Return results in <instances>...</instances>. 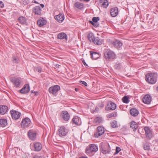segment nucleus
<instances>
[{
  "label": "nucleus",
  "mask_w": 158,
  "mask_h": 158,
  "mask_svg": "<svg viewBox=\"0 0 158 158\" xmlns=\"http://www.w3.org/2000/svg\"><path fill=\"white\" fill-rule=\"evenodd\" d=\"M8 110V107L6 106H0V114H4L6 113Z\"/></svg>",
  "instance_id": "23"
},
{
  "label": "nucleus",
  "mask_w": 158,
  "mask_h": 158,
  "mask_svg": "<svg viewBox=\"0 0 158 158\" xmlns=\"http://www.w3.org/2000/svg\"><path fill=\"white\" fill-rule=\"evenodd\" d=\"M4 6V5L3 2L2 1H0V6L1 8H2Z\"/></svg>",
  "instance_id": "46"
},
{
  "label": "nucleus",
  "mask_w": 158,
  "mask_h": 158,
  "mask_svg": "<svg viewBox=\"0 0 158 158\" xmlns=\"http://www.w3.org/2000/svg\"><path fill=\"white\" fill-rule=\"evenodd\" d=\"M80 119L78 117L75 116L72 119L73 122L77 125H80L81 123V121Z\"/></svg>",
  "instance_id": "25"
},
{
  "label": "nucleus",
  "mask_w": 158,
  "mask_h": 158,
  "mask_svg": "<svg viewBox=\"0 0 158 158\" xmlns=\"http://www.w3.org/2000/svg\"><path fill=\"white\" fill-rule=\"evenodd\" d=\"M80 83L83 85L85 86H87V83L84 81H80Z\"/></svg>",
  "instance_id": "45"
},
{
  "label": "nucleus",
  "mask_w": 158,
  "mask_h": 158,
  "mask_svg": "<svg viewBox=\"0 0 158 158\" xmlns=\"http://www.w3.org/2000/svg\"><path fill=\"white\" fill-rule=\"evenodd\" d=\"M130 127L134 131H135L138 128V125L135 122L132 121L131 122Z\"/></svg>",
  "instance_id": "33"
},
{
  "label": "nucleus",
  "mask_w": 158,
  "mask_h": 158,
  "mask_svg": "<svg viewBox=\"0 0 158 158\" xmlns=\"http://www.w3.org/2000/svg\"><path fill=\"white\" fill-rule=\"evenodd\" d=\"M130 113L131 114L134 116H136L138 115L139 114L138 111L135 108H132L130 110Z\"/></svg>",
  "instance_id": "28"
},
{
  "label": "nucleus",
  "mask_w": 158,
  "mask_h": 158,
  "mask_svg": "<svg viewBox=\"0 0 158 158\" xmlns=\"http://www.w3.org/2000/svg\"><path fill=\"white\" fill-rule=\"evenodd\" d=\"M104 54L105 58L108 61L114 59L115 57V53L112 51L108 49L105 50Z\"/></svg>",
  "instance_id": "2"
},
{
  "label": "nucleus",
  "mask_w": 158,
  "mask_h": 158,
  "mask_svg": "<svg viewBox=\"0 0 158 158\" xmlns=\"http://www.w3.org/2000/svg\"><path fill=\"white\" fill-rule=\"evenodd\" d=\"M121 151V149L119 147H117L116 148V151L114 153V155L117 154Z\"/></svg>",
  "instance_id": "42"
},
{
  "label": "nucleus",
  "mask_w": 158,
  "mask_h": 158,
  "mask_svg": "<svg viewBox=\"0 0 158 158\" xmlns=\"http://www.w3.org/2000/svg\"><path fill=\"white\" fill-rule=\"evenodd\" d=\"M28 136L30 139L34 140L36 139V133L33 130H30L28 132Z\"/></svg>",
  "instance_id": "16"
},
{
  "label": "nucleus",
  "mask_w": 158,
  "mask_h": 158,
  "mask_svg": "<svg viewBox=\"0 0 158 158\" xmlns=\"http://www.w3.org/2000/svg\"><path fill=\"white\" fill-rule=\"evenodd\" d=\"M41 11L42 10L39 6H35L33 8V12L37 15H40Z\"/></svg>",
  "instance_id": "18"
},
{
  "label": "nucleus",
  "mask_w": 158,
  "mask_h": 158,
  "mask_svg": "<svg viewBox=\"0 0 158 158\" xmlns=\"http://www.w3.org/2000/svg\"><path fill=\"white\" fill-rule=\"evenodd\" d=\"M87 37L89 40L91 42L94 43L95 38L93 34L92 33H89L88 34Z\"/></svg>",
  "instance_id": "30"
},
{
  "label": "nucleus",
  "mask_w": 158,
  "mask_h": 158,
  "mask_svg": "<svg viewBox=\"0 0 158 158\" xmlns=\"http://www.w3.org/2000/svg\"><path fill=\"white\" fill-rule=\"evenodd\" d=\"M68 132V130L64 126H61L58 129L57 134L60 137L65 136Z\"/></svg>",
  "instance_id": "5"
},
{
  "label": "nucleus",
  "mask_w": 158,
  "mask_h": 158,
  "mask_svg": "<svg viewBox=\"0 0 158 158\" xmlns=\"http://www.w3.org/2000/svg\"><path fill=\"white\" fill-rule=\"evenodd\" d=\"M18 20L19 22L22 24H25L26 22V18L23 16L20 17L18 19Z\"/></svg>",
  "instance_id": "34"
},
{
  "label": "nucleus",
  "mask_w": 158,
  "mask_h": 158,
  "mask_svg": "<svg viewBox=\"0 0 158 158\" xmlns=\"http://www.w3.org/2000/svg\"><path fill=\"white\" fill-rule=\"evenodd\" d=\"M116 108V105L112 102H109L106 106V108L108 110H114Z\"/></svg>",
  "instance_id": "14"
},
{
  "label": "nucleus",
  "mask_w": 158,
  "mask_h": 158,
  "mask_svg": "<svg viewBox=\"0 0 158 158\" xmlns=\"http://www.w3.org/2000/svg\"><path fill=\"white\" fill-rule=\"evenodd\" d=\"M97 132L94 134V136L98 138L103 134L104 132V128L102 126H99L97 128Z\"/></svg>",
  "instance_id": "10"
},
{
  "label": "nucleus",
  "mask_w": 158,
  "mask_h": 158,
  "mask_svg": "<svg viewBox=\"0 0 158 158\" xmlns=\"http://www.w3.org/2000/svg\"><path fill=\"white\" fill-rule=\"evenodd\" d=\"M62 118L65 121H68L69 119L70 116L68 112L65 110L62 111L61 113Z\"/></svg>",
  "instance_id": "17"
},
{
  "label": "nucleus",
  "mask_w": 158,
  "mask_h": 158,
  "mask_svg": "<svg viewBox=\"0 0 158 158\" xmlns=\"http://www.w3.org/2000/svg\"><path fill=\"white\" fill-rule=\"evenodd\" d=\"M47 22L44 18H42L40 19L37 21V24L40 27H42L46 24Z\"/></svg>",
  "instance_id": "24"
},
{
  "label": "nucleus",
  "mask_w": 158,
  "mask_h": 158,
  "mask_svg": "<svg viewBox=\"0 0 158 158\" xmlns=\"http://www.w3.org/2000/svg\"><path fill=\"white\" fill-rule=\"evenodd\" d=\"M64 15L63 14H60L55 17V19L59 23H62L64 20Z\"/></svg>",
  "instance_id": "19"
},
{
  "label": "nucleus",
  "mask_w": 158,
  "mask_h": 158,
  "mask_svg": "<svg viewBox=\"0 0 158 158\" xmlns=\"http://www.w3.org/2000/svg\"><path fill=\"white\" fill-rule=\"evenodd\" d=\"M32 2L33 3H36V4H39V3L35 0H34Z\"/></svg>",
  "instance_id": "50"
},
{
  "label": "nucleus",
  "mask_w": 158,
  "mask_h": 158,
  "mask_svg": "<svg viewBox=\"0 0 158 158\" xmlns=\"http://www.w3.org/2000/svg\"><path fill=\"white\" fill-rule=\"evenodd\" d=\"M75 90L76 91H78V90H79V89H78V88H75Z\"/></svg>",
  "instance_id": "53"
},
{
  "label": "nucleus",
  "mask_w": 158,
  "mask_h": 158,
  "mask_svg": "<svg viewBox=\"0 0 158 158\" xmlns=\"http://www.w3.org/2000/svg\"><path fill=\"white\" fill-rule=\"evenodd\" d=\"M143 148L145 150H149L150 149V147L148 143H146L143 144Z\"/></svg>",
  "instance_id": "36"
},
{
  "label": "nucleus",
  "mask_w": 158,
  "mask_h": 158,
  "mask_svg": "<svg viewBox=\"0 0 158 158\" xmlns=\"http://www.w3.org/2000/svg\"><path fill=\"white\" fill-rule=\"evenodd\" d=\"M7 124V120L6 119H0V127H4Z\"/></svg>",
  "instance_id": "26"
},
{
  "label": "nucleus",
  "mask_w": 158,
  "mask_h": 158,
  "mask_svg": "<svg viewBox=\"0 0 158 158\" xmlns=\"http://www.w3.org/2000/svg\"><path fill=\"white\" fill-rule=\"evenodd\" d=\"M152 101V97L149 94L145 95L143 98V102L147 104H149L151 103Z\"/></svg>",
  "instance_id": "11"
},
{
  "label": "nucleus",
  "mask_w": 158,
  "mask_h": 158,
  "mask_svg": "<svg viewBox=\"0 0 158 158\" xmlns=\"http://www.w3.org/2000/svg\"><path fill=\"white\" fill-rule=\"evenodd\" d=\"M35 151L38 152L41 150L42 148V145L39 142L35 143L34 144Z\"/></svg>",
  "instance_id": "22"
},
{
  "label": "nucleus",
  "mask_w": 158,
  "mask_h": 158,
  "mask_svg": "<svg viewBox=\"0 0 158 158\" xmlns=\"http://www.w3.org/2000/svg\"><path fill=\"white\" fill-rule=\"evenodd\" d=\"M60 87L58 85H55L53 86L50 87L48 91L50 94L55 95L58 91L60 89Z\"/></svg>",
  "instance_id": "8"
},
{
  "label": "nucleus",
  "mask_w": 158,
  "mask_h": 158,
  "mask_svg": "<svg viewBox=\"0 0 158 158\" xmlns=\"http://www.w3.org/2000/svg\"><path fill=\"white\" fill-rule=\"evenodd\" d=\"M100 148L102 153L104 154H109L110 152V147L107 143H102Z\"/></svg>",
  "instance_id": "3"
},
{
  "label": "nucleus",
  "mask_w": 158,
  "mask_h": 158,
  "mask_svg": "<svg viewBox=\"0 0 158 158\" xmlns=\"http://www.w3.org/2000/svg\"><path fill=\"white\" fill-rule=\"evenodd\" d=\"M102 118H101L98 117L94 119V122L96 125H98L102 122Z\"/></svg>",
  "instance_id": "35"
},
{
  "label": "nucleus",
  "mask_w": 158,
  "mask_h": 158,
  "mask_svg": "<svg viewBox=\"0 0 158 158\" xmlns=\"http://www.w3.org/2000/svg\"><path fill=\"white\" fill-rule=\"evenodd\" d=\"M99 20V18L98 17H94L92 19V22L96 23Z\"/></svg>",
  "instance_id": "40"
},
{
  "label": "nucleus",
  "mask_w": 158,
  "mask_h": 158,
  "mask_svg": "<svg viewBox=\"0 0 158 158\" xmlns=\"http://www.w3.org/2000/svg\"><path fill=\"white\" fill-rule=\"evenodd\" d=\"M90 23L92 24V25L95 27H97L98 26V25H97V23H95L93 22L92 21H89Z\"/></svg>",
  "instance_id": "43"
},
{
  "label": "nucleus",
  "mask_w": 158,
  "mask_h": 158,
  "mask_svg": "<svg viewBox=\"0 0 158 158\" xmlns=\"http://www.w3.org/2000/svg\"><path fill=\"white\" fill-rule=\"evenodd\" d=\"M13 62L15 63H18V60H17L16 58L15 57H14L13 58Z\"/></svg>",
  "instance_id": "44"
},
{
  "label": "nucleus",
  "mask_w": 158,
  "mask_h": 158,
  "mask_svg": "<svg viewBox=\"0 0 158 158\" xmlns=\"http://www.w3.org/2000/svg\"><path fill=\"white\" fill-rule=\"evenodd\" d=\"M90 53L91 58L94 60L97 59L99 57V54L97 52L90 51Z\"/></svg>",
  "instance_id": "29"
},
{
  "label": "nucleus",
  "mask_w": 158,
  "mask_h": 158,
  "mask_svg": "<svg viewBox=\"0 0 158 158\" xmlns=\"http://www.w3.org/2000/svg\"><path fill=\"white\" fill-rule=\"evenodd\" d=\"M35 70L39 73H41L42 71V69L41 67L38 66L36 68Z\"/></svg>",
  "instance_id": "41"
},
{
  "label": "nucleus",
  "mask_w": 158,
  "mask_h": 158,
  "mask_svg": "<svg viewBox=\"0 0 158 158\" xmlns=\"http://www.w3.org/2000/svg\"><path fill=\"white\" fill-rule=\"evenodd\" d=\"M74 6L76 8L79 9H82L84 7V4L79 2H77L75 3L74 4Z\"/></svg>",
  "instance_id": "27"
},
{
  "label": "nucleus",
  "mask_w": 158,
  "mask_h": 158,
  "mask_svg": "<svg viewBox=\"0 0 158 158\" xmlns=\"http://www.w3.org/2000/svg\"><path fill=\"white\" fill-rule=\"evenodd\" d=\"M31 92L32 93L35 94V95L36 96H37L38 95V92H36L35 91H33V90H32L31 91Z\"/></svg>",
  "instance_id": "48"
},
{
  "label": "nucleus",
  "mask_w": 158,
  "mask_h": 158,
  "mask_svg": "<svg viewBox=\"0 0 158 158\" xmlns=\"http://www.w3.org/2000/svg\"><path fill=\"white\" fill-rule=\"evenodd\" d=\"M102 6L105 8H106L108 6V2L107 0H101L100 1Z\"/></svg>",
  "instance_id": "31"
},
{
  "label": "nucleus",
  "mask_w": 158,
  "mask_h": 158,
  "mask_svg": "<svg viewBox=\"0 0 158 158\" xmlns=\"http://www.w3.org/2000/svg\"><path fill=\"white\" fill-rule=\"evenodd\" d=\"M79 0L81 1H83L86 2H88L90 0Z\"/></svg>",
  "instance_id": "51"
},
{
  "label": "nucleus",
  "mask_w": 158,
  "mask_h": 158,
  "mask_svg": "<svg viewBox=\"0 0 158 158\" xmlns=\"http://www.w3.org/2000/svg\"><path fill=\"white\" fill-rule=\"evenodd\" d=\"M103 42V41L102 40L100 39L98 37H96L94 42V43L98 45H101L102 44Z\"/></svg>",
  "instance_id": "32"
},
{
  "label": "nucleus",
  "mask_w": 158,
  "mask_h": 158,
  "mask_svg": "<svg viewBox=\"0 0 158 158\" xmlns=\"http://www.w3.org/2000/svg\"><path fill=\"white\" fill-rule=\"evenodd\" d=\"M110 10V15L113 17H116L118 14V8L116 7L111 8Z\"/></svg>",
  "instance_id": "15"
},
{
  "label": "nucleus",
  "mask_w": 158,
  "mask_h": 158,
  "mask_svg": "<svg viewBox=\"0 0 158 158\" xmlns=\"http://www.w3.org/2000/svg\"><path fill=\"white\" fill-rule=\"evenodd\" d=\"M117 116V114L116 112H114L107 114V117L110 118L112 117H115Z\"/></svg>",
  "instance_id": "39"
},
{
  "label": "nucleus",
  "mask_w": 158,
  "mask_h": 158,
  "mask_svg": "<svg viewBox=\"0 0 158 158\" xmlns=\"http://www.w3.org/2000/svg\"><path fill=\"white\" fill-rule=\"evenodd\" d=\"M10 79V81L13 83L16 87L18 88L20 86L21 81L19 78L11 77Z\"/></svg>",
  "instance_id": "7"
},
{
  "label": "nucleus",
  "mask_w": 158,
  "mask_h": 158,
  "mask_svg": "<svg viewBox=\"0 0 158 158\" xmlns=\"http://www.w3.org/2000/svg\"><path fill=\"white\" fill-rule=\"evenodd\" d=\"M56 67L58 68V66H59V65L58 64L57 65H56Z\"/></svg>",
  "instance_id": "55"
},
{
  "label": "nucleus",
  "mask_w": 158,
  "mask_h": 158,
  "mask_svg": "<svg viewBox=\"0 0 158 158\" xmlns=\"http://www.w3.org/2000/svg\"><path fill=\"white\" fill-rule=\"evenodd\" d=\"M98 148V147L94 144H91L87 147L85 150V152L88 154L97 152Z\"/></svg>",
  "instance_id": "4"
},
{
  "label": "nucleus",
  "mask_w": 158,
  "mask_h": 158,
  "mask_svg": "<svg viewBox=\"0 0 158 158\" xmlns=\"http://www.w3.org/2000/svg\"><path fill=\"white\" fill-rule=\"evenodd\" d=\"M112 44L114 47L117 49L120 48L122 46V43L119 40H115L113 41Z\"/></svg>",
  "instance_id": "20"
},
{
  "label": "nucleus",
  "mask_w": 158,
  "mask_h": 158,
  "mask_svg": "<svg viewBox=\"0 0 158 158\" xmlns=\"http://www.w3.org/2000/svg\"><path fill=\"white\" fill-rule=\"evenodd\" d=\"M34 158H44V157L43 156H36L34 157Z\"/></svg>",
  "instance_id": "47"
},
{
  "label": "nucleus",
  "mask_w": 158,
  "mask_h": 158,
  "mask_svg": "<svg viewBox=\"0 0 158 158\" xmlns=\"http://www.w3.org/2000/svg\"><path fill=\"white\" fill-rule=\"evenodd\" d=\"M156 89H157V91H158V86H157V87H156Z\"/></svg>",
  "instance_id": "56"
},
{
  "label": "nucleus",
  "mask_w": 158,
  "mask_h": 158,
  "mask_svg": "<svg viewBox=\"0 0 158 158\" xmlns=\"http://www.w3.org/2000/svg\"><path fill=\"white\" fill-rule=\"evenodd\" d=\"M31 123V120L28 117L23 119L21 123V126L22 127L24 128L28 127Z\"/></svg>",
  "instance_id": "9"
},
{
  "label": "nucleus",
  "mask_w": 158,
  "mask_h": 158,
  "mask_svg": "<svg viewBox=\"0 0 158 158\" xmlns=\"http://www.w3.org/2000/svg\"><path fill=\"white\" fill-rule=\"evenodd\" d=\"M30 91V87L29 84H25L23 87L20 90V92L23 94L28 93Z\"/></svg>",
  "instance_id": "13"
},
{
  "label": "nucleus",
  "mask_w": 158,
  "mask_h": 158,
  "mask_svg": "<svg viewBox=\"0 0 158 158\" xmlns=\"http://www.w3.org/2000/svg\"><path fill=\"white\" fill-rule=\"evenodd\" d=\"M158 75L157 73H148L145 76L146 81L150 84H154L157 81Z\"/></svg>",
  "instance_id": "1"
},
{
  "label": "nucleus",
  "mask_w": 158,
  "mask_h": 158,
  "mask_svg": "<svg viewBox=\"0 0 158 158\" xmlns=\"http://www.w3.org/2000/svg\"><path fill=\"white\" fill-rule=\"evenodd\" d=\"M110 124L111 127L113 128H116L117 127V122L116 121L114 120L111 122Z\"/></svg>",
  "instance_id": "38"
},
{
  "label": "nucleus",
  "mask_w": 158,
  "mask_h": 158,
  "mask_svg": "<svg viewBox=\"0 0 158 158\" xmlns=\"http://www.w3.org/2000/svg\"><path fill=\"white\" fill-rule=\"evenodd\" d=\"M123 102L126 103H128L129 100V98L126 96H124L122 99Z\"/></svg>",
  "instance_id": "37"
},
{
  "label": "nucleus",
  "mask_w": 158,
  "mask_h": 158,
  "mask_svg": "<svg viewBox=\"0 0 158 158\" xmlns=\"http://www.w3.org/2000/svg\"><path fill=\"white\" fill-rule=\"evenodd\" d=\"M10 113L12 118L14 119H18L20 117L21 113L19 112L12 110L10 111Z\"/></svg>",
  "instance_id": "12"
},
{
  "label": "nucleus",
  "mask_w": 158,
  "mask_h": 158,
  "mask_svg": "<svg viewBox=\"0 0 158 158\" xmlns=\"http://www.w3.org/2000/svg\"><path fill=\"white\" fill-rule=\"evenodd\" d=\"M82 63L85 66H88L87 64H86V62H85V61L84 60H83L82 61Z\"/></svg>",
  "instance_id": "49"
},
{
  "label": "nucleus",
  "mask_w": 158,
  "mask_h": 158,
  "mask_svg": "<svg viewBox=\"0 0 158 158\" xmlns=\"http://www.w3.org/2000/svg\"><path fill=\"white\" fill-rule=\"evenodd\" d=\"M40 6L42 7V8H43L44 7V6L43 4H40Z\"/></svg>",
  "instance_id": "52"
},
{
  "label": "nucleus",
  "mask_w": 158,
  "mask_h": 158,
  "mask_svg": "<svg viewBox=\"0 0 158 158\" xmlns=\"http://www.w3.org/2000/svg\"><path fill=\"white\" fill-rule=\"evenodd\" d=\"M57 38L60 40L64 39L66 41L67 40V36L66 34L64 32L59 33L57 35Z\"/></svg>",
  "instance_id": "21"
},
{
  "label": "nucleus",
  "mask_w": 158,
  "mask_h": 158,
  "mask_svg": "<svg viewBox=\"0 0 158 158\" xmlns=\"http://www.w3.org/2000/svg\"><path fill=\"white\" fill-rule=\"evenodd\" d=\"M79 158H87V157H80Z\"/></svg>",
  "instance_id": "54"
},
{
  "label": "nucleus",
  "mask_w": 158,
  "mask_h": 158,
  "mask_svg": "<svg viewBox=\"0 0 158 158\" xmlns=\"http://www.w3.org/2000/svg\"><path fill=\"white\" fill-rule=\"evenodd\" d=\"M146 137L148 139H150L152 137V131L149 127H146L144 128Z\"/></svg>",
  "instance_id": "6"
}]
</instances>
